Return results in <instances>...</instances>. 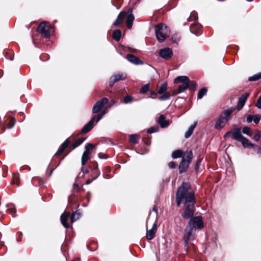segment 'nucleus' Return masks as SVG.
Returning a JSON list of instances; mask_svg holds the SVG:
<instances>
[{
	"label": "nucleus",
	"instance_id": "8fccbe9b",
	"mask_svg": "<svg viewBox=\"0 0 261 261\" xmlns=\"http://www.w3.org/2000/svg\"><path fill=\"white\" fill-rule=\"evenodd\" d=\"M253 116L249 115L246 118V120L248 123H250L252 121Z\"/></svg>",
	"mask_w": 261,
	"mask_h": 261
},
{
	"label": "nucleus",
	"instance_id": "4d7b16f0",
	"mask_svg": "<svg viewBox=\"0 0 261 261\" xmlns=\"http://www.w3.org/2000/svg\"><path fill=\"white\" fill-rule=\"evenodd\" d=\"M231 135V130H229V131H228L227 132H226L224 135V136L223 137L224 138H226L227 136H229V135Z\"/></svg>",
	"mask_w": 261,
	"mask_h": 261
},
{
	"label": "nucleus",
	"instance_id": "f8f14e48",
	"mask_svg": "<svg viewBox=\"0 0 261 261\" xmlns=\"http://www.w3.org/2000/svg\"><path fill=\"white\" fill-rule=\"evenodd\" d=\"M159 55L163 59L168 60L172 57L173 51L172 49L169 47L162 48L159 51Z\"/></svg>",
	"mask_w": 261,
	"mask_h": 261
},
{
	"label": "nucleus",
	"instance_id": "39448f33",
	"mask_svg": "<svg viewBox=\"0 0 261 261\" xmlns=\"http://www.w3.org/2000/svg\"><path fill=\"white\" fill-rule=\"evenodd\" d=\"M195 229H194L188 225L185 228L184 233V248L185 250L188 251V242L189 241L193 240L194 239V234Z\"/></svg>",
	"mask_w": 261,
	"mask_h": 261
},
{
	"label": "nucleus",
	"instance_id": "f704fd0d",
	"mask_svg": "<svg viewBox=\"0 0 261 261\" xmlns=\"http://www.w3.org/2000/svg\"><path fill=\"white\" fill-rule=\"evenodd\" d=\"M261 79V72L250 76L248 79L249 81H256Z\"/></svg>",
	"mask_w": 261,
	"mask_h": 261
},
{
	"label": "nucleus",
	"instance_id": "6ab92c4d",
	"mask_svg": "<svg viewBox=\"0 0 261 261\" xmlns=\"http://www.w3.org/2000/svg\"><path fill=\"white\" fill-rule=\"evenodd\" d=\"M190 30L192 33L198 35L201 33V25L199 24L194 23L191 25Z\"/></svg>",
	"mask_w": 261,
	"mask_h": 261
},
{
	"label": "nucleus",
	"instance_id": "0eeeda50",
	"mask_svg": "<svg viewBox=\"0 0 261 261\" xmlns=\"http://www.w3.org/2000/svg\"><path fill=\"white\" fill-rule=\"evenodd\" d=\"M191 227L197 229H202L204 228V223L202 217L200 216L192 217L189 221L188 224Z\"/></svg>",
	"mask_w": 261,
	"mask_h": 261
},
{
	"label": "nucleus",
	"instance_id": "5701e85b",
	"mask_svg": "<svg viewBox=\"0 0 261 261\" xmlns=\"http://www.w3.org/2000/svg\"><path fill=\"white\" fill-rule=\"evenodd\" d=\"M70 143L69 140L67 139L61 145L58 151L56 153V155H59L67 147Z\"/></svg>",
	"mask_w": 261,
	"mask_h": 261
},
{
	"label": "nucleus",
	"instance_id": "393cba45",
	"mask_svg": "<svg viewBox=\"0 0 261 261\" xmlns=\"http://www.w3.org/2000/svg\"><path fill=\"white\" fill-rule=\"evenodd\" d=\"M197 124V121H195L193 124H192L189 128L186 131L185 134V137L186 138H189L191 135L192 134L194 128H195L196 125Z\"/></svg>",
	"mask_w": 261,
	"mask_h": 261
},
{
	"label": "nucleus",
	"instance_id": "338daca9",
	"mask_svg": "<svg viewBox=\"0 0 261 261\" xmlns=\"http://www.w3.org/2000/svg\"><path fill=\"white\" fill-rule=\"evenodd\" d=\"M172 41H173V42H175L176 38H174L173 37H172Z\"/></svg>",
	"mask_w": 261,
	"mask_h": 261
},
{
	"label": "nucleus",
	"instance_id": "a19ab883",
	"mask_svg": "<svg viewBox=\"0 0 261 261\" xmlns=\"http://www.w3.org/2000/svg\"><path fill=\"white\" fill-rule=\"evenodd\" d=\"M159 127L158 126H152L147 129V133L148 134H152L158 132Z\"/></svg>",
	"mask_w": 261,
	"mask_h": 261
},
{
	"label": "nucleus",
	"instance_id": "ea45409f",
	"mask_svg": "<svg viewBox=\"0 0 261 261\" xmlns=\"http://www.w3.org/2000/svg\"><path fill=\"white\" fill-rule=\"evenodd\" d=\"M242 133L244 134L251 136L252 133L251 132L250 128L248 126H244L242 129Z\"/></svg>",
	"mask_w": 261,
	"mask_h": 261
},
{
	"label": "nucleus",
	"instance_id": "dca6fc26",
	"mask_svg": "<svg viewBox=\"0 0 261 261\" xmlns=\"http://www.w3.org/2000/svg\"><path fill=\"white\" fill-rule=\"evenodd\" d=\"M127 60L132 64L135 65H142L143 62L137 57L132 54H128L126 56Z\"/></svg>",
	"mask_w": 261,
	"mask_h": 261
},
{
	"label": "nucleus",
	"instance_id": "473e14b6",
	"mask_svg": "<svg viewBox=\"0 0 261 261\" xmlns=\"http://www.w3.org/2000/svg\"><path fill=\"white\" fill-rule=\"evenodd\" d=\"M183 152L180 150H176L172 152V157L173 159H177L182 156Z\"/></svg>",
	"mask_w": 261,
	"mask_h": 261
},
{
	"label": "nucleus",
	"instance_id": "4468645a",
	"mask_svg": "<svg viewBox=\"0 0 261 261\" xmlns=\"http://www.w3.org/2000/svg\"><path fill=\"white\" fill-rule=\"evenodd\" d=\"M126 13L127 16L126 20V24L127 28L129 29L132 28L133 24V21L135 19V17L133 14V9L132 8H129L128 10V12Z\"/></svg>",
	"mask_w": 261,
	"mask_h": 261
},
{
	"label": "nucleus",
	"instance_id": "a211bd4d",
	"mask_svg": "<svg viewBox=\"0 0 261 261\" xmlns=\"http://www.w3.org/2000/svg\"><path fill=\"white\" fill-rule=\"evenodd\" d=\"M231 137L232 138L237 140L240 141L241 139L244 137L241 133L240 128H234L231 130Z\"/></svg>",
	"mask_w": 261,
	"mask_h": 261
},
{
	"label": "nucleus",
	"instance_id": "4c0bfd02",
	"mask_svg": "<svg viewBox=\"0 0 261 261\" xmlns=\"http://www.w3.org/2000/svg\"><path fill=\"white\" fill-rule=\"evenodd\" d=\"M100 172L99 171H97L96 175L95 176H92L91 178L88 179L86 180V184L89 185L92 182V181L96 179L100 175Z\"/></svg>",
	"mask_w": 261,
	"mask_h": 261
},
{
	"label": "nucleus",
	"instance_id": "09e8293b",
	"mask_svg": "<svg viewBox=\"0 0 261 261\" xmlns=\"http://www.w3.org/2000/svg\"><path fill=\"white\" fill-rule=\"evenodd\" d=\"M190 87H192L195 89H196L197 87V85L196 83L194 81H191L190 80Z\"/></svg>",
	"mask_w": 261,
	"mask_h": 261
},
{
	"label": "nucleus",
	"instance_id": "a878e982",
	"mask_svg": "<svg viewBox=\"0 0 261 261\" xmlns=\"http://www.w3.org/2000/svg\"><path fill=\"white\" fill-rule=\"evenodd\" d=\"M240 141L242 143V145L244 147L251 148L254 146V145L245 137H243Z\"/></svg>",
	"mask_w": 261,
	"mask_h": 261
},
{
	"label": "nucleus",
	"instance_id": "de8ad7c7",
	"mask_svg": "<svg viewBox=\"0 0 261 261\" xmlns=\"http://www.w3.org/2000/svg\"><path fill=\"white\" fill-rule=\"evenodd\" d=\"M255 106L261 109V95L258 97Z\"/></svg>",
	"mask_w": 261,
	"mask_h": 261
},
{
	"label": "nucleus",
	"instance_id": "bf43d9fd",
	"mask_svg": "<svg viewBox=\"0 0 261 261\" xmlns=\"http://www.w3.org/2000/svg\"><path fill=\"white\" fill-rule=\"evenodd\" d=\"M116 102L114 100H111L110 102V106L111 107V106H113V105H114L115 104Z\"/></svg>",
	"mask_w": 261,
	"mask_h": 261
},
{
	"label": "nucleus",
	"instance_id": "79ce46f5",
	"mask_svg": "<svg viewBox=\"0 0 261 261\" xmlns=\"http://www.w3.org/2000/svg\"><path fill=\"white\" fill-rule=\"evenodd\" d=\"M6 207H7V211L11 210V212H15L16 211L14 205L12 203L7 204Z\"/></svg>",
	"mask_w": 261,
	"mask_h": 261
},
{
	"label": "nucleus",
	"instance_id": "cd10ccee",
	"mask_svg": "<svg viewBox=\"0 0 261 261\" xmlns=\"http://www.w3.org/2000/svg\"><path fill=\"white\" fill-rule=\"evenodd\" d=\"M158 122L162 128L167 126L169 124L168 122L166 120H165V117L163 115H161L160 116L159 119L158 120Z\"/></svg>",
	"mask_w": 261,
	"mask_h": 261
},
{
	"label": "nucleus",
	"instance_id": "72a5a7b5",
	"mask_svg": "<svg viewBox=\"0 0 261 261\" xmlns=\"http://www.w3.org/2000/svg\"><path fill=\"white\" fill-rule=\"evenodd\" d=\"M207 93V89L205 88H202L201 89L198 93L197 95V98L198 99H201L204 95L206 94Z\"/></svg>",
	"mask_w": 261,
	"mask_h": 261
},
{
	"label": "nucleus",
	"instance_id": "7ed1b4c3",
	"mask_svg": "<svg viewBox=\"0 0 261 261\" xmlns=\"http://www.w3.org/2000/svg\"><path fill=\"white\" fill-rule=\"evenodd\" d=\"M155 32L158 40L162 42L165 41L169 36L170 31L166 24L161 23L156 25Z\"/></svg>",
	"mask_w": 261,
	"mask_h": 261
},
{
	"label": "nucleus",
	"instance_id": "7c9ffc66",
	"mask_svg": "<svg viewBox=\"0 0 261 261\" xmlns=\"http://www.w3.org/2000/svg\"><path fill=\"white\" fill-rule=\"evenodd\" d=\"M167 90V83H163L159 87L158 93L160 94H162L164 93H166Z\"/></svg>",
	"mask_w": 261,
	"mask_h": 261
},
{
	"label": "nucleus",
	"instance_id": "5fc2aeb1",
	"mask_svg": "<svg viewBox=\"0 0 261 261\" xmlns=\"http://www.w3.org/2000/svg\"><path fill=\"white\" fill-rule=\"evenodd\" d=\"M191 17H193V19L196 20L198 18L196 12H192L191 14Z\"/></svg>",
	"mask_w": 261,
	"mask_h": 261
},
{
	"label": "nucleus",
	"instance_id": "9b49d317",
	"mask_svg": "<svg viewBox=\"0 0 261 261\" xmlns=\"http://www.w3.org/2000/svg\"><path fill=\"white\" fill-rule=\"evenodd\" d=\"M126 74L123 73H119L117 74H115L111 77L109 81V85L111 87H112L115 83L120 80H124L126 79Z\"/></svg>",
	"mask_w": 261,
	"mask_h": 261
},
{
	"label": "nucleus",
	"instance_id": "c9c22d12",
	"mask_svg": "<svg viewBox=\"0 0 261 261\" xmlns=\"http://www.w3.org/2000/svg\"><path fill=\"white\" fill-rule=\"evenodd\" d=\"M138 135L137 134L131 135L129 137V141L133 144H137V138Z\"/></svg>",
	"mask_w": 261,
	"mask_h": 261
},
{
	"label": "nucleus",
	"instance_id": "69168bd1",
	"mask_svg": "<svg viewBox=\"0 0 261 261\" xmlns=\"http://www.w3.org/2000/svg\"><path fill=\"white\" fill-rule=\"evenodd\" d=\"M172 41H173V42H175L176 38H174L173 37H172Z\"/></svg>",
	"mask_w": 261,
	"mask_h": 261
},
{
	"label": "nucleus",
	"instance_id": "1a4fd4ad",
	"mask_svg": "<svg viewBox=\"0 0 261 261\" xmlns=\"http://www.w3.org/2000/svg\"><path fill=\"white\" fill-rule=\"evenodd\" d=\"M94 145L90 143H87L85 145V150L83 153L82 156L81 163L82 166H84L88 160L90 159L89 154L90 153V149H92L94 148Z\"/></svg>",
	"mask_w": 261,
	"mask_h": 261
},
{
	"label": "nucleus",
	"instance_id": "f03ea898",
	"mask_svg": "<svg viewBox=\"0 0 261 261\" xmlns=\"http://www.w3.org/2000/svg\"><path fill=\"white\" fill-rule=\"evenodd\" d=\"M236 110L235 108H230L225 110L217 119L215 127L216 129L223 128L229 120V118L232 113Z\"/></svg>",
	"mask_w": 261,
	"mask_h": 261
},
{
	"label": "nucleus",
	"instance_id": "9d476101",
	"mask_svg": "<svg viewBox=\"0 0 261 261\" xmlns=\"http://www.w3.org/2000/svg\"><path fill=\"white\" fill-rule=\"evenodd\" d=\"M109 99L107 97H103L99 100H98L93 107L92 113H97L99 112L103 108L105 105L107 103Z\"/></svg>",
	"mask_w": 261,
	"mask_h": 261
},
{
	"label": "nucleus",
	"instance_id": "b1692460",
	"mask_svg": "<svg viewBox=\"0 0 261 261\" xmlns=\"http://www.w3.org/2000/svg\"><path fill=\"white\" fill-rule=\"evenodd\" d=\"M179 82L182 83V84L186 83L190 84V79L187 76H178L175 79L174 83L177 84Z\"/></svg>",
	"mask_w": 261,
	"mask_h": 261
},
{
	"label": "nucleus",
	"instance_id": "0e129e2a",
	"mask_svg": "<svg viewBox=\"0 0 261 261\" xmlns=\"http://www.w3.org/2000/svg\"><path fill=\"white\" fill-rule=\"evenodd\" d=\"M172 41H173V42H175L176 38H174L173 37H172Z\"/></svg>",
	"mask_w": 261,
	"mask_h": 261
},
{
	"label": "nucleus",
	"instance_id": "49530a36",
	"mask_svg": "<svg viewBox=\"0 0 261 261\" xmlns=\"http://www.w3.org/2000/svg\"><path fill=\"white\" fill-rule=\"evenodd\" d=\"M252 121L255 123L258 124L260 121V117L256 115L253 116Z\"/></svg>",
	"mask_w": 261,
	"mask_h": 261
},
{
	"label": "nucleus",
	"instance_id": "4be33fe9",
	"mask_svg": "<svg viewBox=\"0 0 261 261\" xmlns=\"http://www.w3.org/2000/svg\"><path fill=\"white\" fill-rule=\"evenodd\" d=\"M189 87H190V84H188L187 83L182 84V85H181L179 86L178 89L177 91H173L172 95H177V94L182 92L185 90L187 89Z\"/></svg>",
	"mask_w": 261,
	"mask_h": 261
},
{
	"label": "nucleus",
	"instance_id": "f3484780",
	"mask_svg": "<svg viewBox=\"0 0 261 261\" xmlns=\"http://www.w3.org/2000/svg\"><path fill=\"white\" fill-rule=\"evenodd\" d=\"M70 214L71 213H62L60 217V220L63 226L66 228H69L70 225L67 222L69 218L70 219Z\"/></svg>",
	"mask_w": 261,
	"mask_h": 261
},
{
	"label": "nucleus",
	"instance_id": "20e7f679",
	"mask_svg": "<svg viewBox=\"0 0 261 261\" xmlns=\"http://www.w3.org/2000/svg\"><path fill=\"white\" fill-rule=\"evenodd\" d=\"M154 215H151V213H149L148 219L146 221L147 226L149 223H153L152 226L149 230H147L146 238L148 240L153 239L155 237V234L156 231V220L157 218L158 213H154Z\"/></svg>",
	"mask_w": 261,
	"mask_h": 261
},
{
	"label": "nucleus",
	"instance_id": "864d4df0",
	"mask_svg": "<svg viewBox=\"0 0 261 261\" xmlns=\"http://www.w3.org/2000/svg\"><path fill=\"white\" fill-rule=\"evenodd\" d=\"M168 166L172 169H174L176 167L175 163L174 162H170L168 164Z\"/></svg>",
	"mask_w": 261,
	"mask_h": 261
},
{
	"label": "nucleus",
	"instance_id": "e433bc0d",
	"mask_svg": "<svg viewBox=\"0 0 261 261\" xmlns=\"http://www.w3.org/2000/svg\"><path fill=\"white\" fill-rule=\"evenodd\" d=\"M162 94L163 95L159 97V99L160 101H163L169 99L170 97V94L168 92L164 93Z\"/></svg>",
	"mask_w": 261,
	"mask_h": 261
},
{
	"label": "nucleus",
	"instance_id": "423d86ee",
	"mask_svg": "<svg viewBox=\"0 0 261 261\" xmlns=\"http://www.w3.org/2000/svg\"><path fill=\"white\" fill-rule=\"evenodd\" d=\"M38 32L43 36L48 38L53 32V29L47 22H41L38 27Z\"/></svg>",
	"mask_w": 261,
	"mask_h": 261
},
{
	"label": "nucleus",
	"instance_id": "c85d7f7f",
	"mask_svg": "<svg viewBox=\"0 0 261 261\" xmlns=\"http://www.w3.org/2000/svg\"><path fill=\"white\" fill-rule=\"evenodd\" d=\"M85 139L84 138H79L76 141H75V142L74 143H72L70 145V148L71 149H75V148H76L77 147L80 146L84 141Z\"/></svg>",
	"mask_w": 261,
	"mask_h": 261
},
{
	"label": "nucleus",
	"instance_id": "c756f323",
	"mask_svg": "<svg viewBox=\"0 0 261 261\" xmlns=\"http://www.w3.org/2000/svg\"><path fill=\"white\" fill-rule=\"evenodd\" d=\"M121 37V32L120 30L117 29L113 31V37L117 41H119Z\"/></svg>",
	"mask_w": 261,
	"mask_h": 261
},
{
	"label": "nucleus",
	"instance_id": "e2e57ef3",
	"mask_svg": "<svg viewBox=\"0 0 261 261\" xmlns=\"http://www.w3.org/2000/svg\"><path fill=\"white\" fill-rule=\"evenodd\" d=\"M37 179V178H32V182H34H34H35V180H36V179Z\"/></svg>",
	"mask_w": 261,
	"mask_h": 261
},
{
	"label": "nucleus",
	"instance_id": "3c124183",
	"mask_svg": "<svg viewBox=\"0 0 261 261\" xmlns=\"http://www.w3.org/2000/svg\"><path fill=\"white\" fill-rule=\"evenodd\" d=\"M201 160L200 159V160H198L197 161V162L196 163L195 165V169L196 171L198 170L199 167L200 166V164L201 163Z\"/></svg>",
	"mask_w": 261,
	"mask_h": 261
},
{
	"label": "nucleus",
	"instance_id": "58836bf2",
	"mask_svg": "<svg viewBox=\"0 0 261 261\" xmlns=\"http://www.w3.org/2000/svg\"><path fill=\"white\" fill-rule=\"evenodd\" d=\"M149 89V84H147L144 85L140 89V93L142 94L145 93Z\"/></svg>",
	"mask_w": 261,
	"mask_h": 261
},
{
	"label": "nucleus",
	"instance_id": "c03bdc74",
	"mask_svg": "<svg viewBox=\"0 0 261 261\" xmlns=\"http://www.w3.org/2000/svg\"><path fill=\"white\" fill-rule=\"evenodd\" d=\"M133 100V97L127 95L124 97L123 102L125 103H128L130 102Z\"/></svg>",
	"mask_w": 261,
	"mask_h": 261
},
{
	"label": "nucleus",
	"instance_id": "774afa93",
	"mask_svg": "<svg viewBox=\"0 0 261 261\" xmlns=\"http://www.w3.org/2000/svg\"><path fill=\"white\" fill-rule=\"evenodd\" d=\"M153 211H154L155 212H156V210L155 207H153Z\"/></svg>",
	"mask_w": 261,
	"mask_h": 261
},
{
	"label": "nucleus",
	"instance_id": "6e6552de",
	"mask_svg": "<svg viewBox=\"0 0 261 261\" xmlns=\"http://www.w3.org/2000/svg\"><path fill=\"white\" fill-rule=\"evenodd\" d=\"M105 114L104 112H101L97 115L94 116L88 123L84 126L82 129V133L86 134L89 132L93 128V123L95 121L98 122Z\"/></svg>",
	"mask_w": 261,
	"mask_h": 261
},
{
	"label": "nucleus",
	"instance_id": "680f3d73",
	"mask_svg": "<svg viewBox=\"0 0 261 261\" xmlns=\"http://www.w3.org/2000/svg\"><path fill=\"white\" fill-rule=\"evenodd\" d=\"M12 214V217L14 218L15 217H16V213H11Z\"/></svg>",
	"mask_w": 261,
	"mask_h": 261
},
{
	"label": "nucleus",
	"instance_id": "ddd939ff",
	"mask_svg": "<svg viewBox=\"0 0 261 261\" xmlns=\"http://www.w3.org/2000/svg\"><path fill=\"white\" fill-rule=\"evenodd\" d=\"M9 124L5 122L0 121V134L3 133L7 128L10 129L13 127L15 124V120L13 118L8 119Z\"/></svg>",
	"mask_w": 261,
	"mask_h": 261
},
{
	"label": "nucleus",
	"instance_id": "2f4dec72",
	"mask_svg": "<svg viewBox=\"0 0 261 261\" xmlns=\"http://www.w3.org/2000/svg\"><path fill=\"white\" fill-rule=\"evenodd\" d=\"M70 215V221L73 223L75 221L77 220L81 217L82 213H71Z\"/></svg>",
	"mask_w": 261,
	"mask_h": 261
},
{
	"label": "nucleus",
	"instance_id": "a18cd8bd",
	"mask_svg": "<svg viewBox=\"0 0 261 261\" xmlns=\"http://www.w3.org/2000/svg\"><path fill=\"white\" fill-rule=\"evenodd\" d=\"M259 132H258L256 134H255L253 138L255 141H258L260 139V135L259 134Z\"/></svg>",
	"mask_w": 261,
	"mask_h": 261
},
{
	"label": "nucleus",
	"instance_id": "412c9836",
	"mask_svg": "<svg viewBox=\"0 0 261 261\" xmlns=\"http://www.w3.org/2000/svg\"><path fill=\"white\" fill-rule=\"evenodd\" d=\"M127 16V13L125 11H122L121 12L118 16H117V18L116 20L114 21L113 23V25L114 26L118 25L122 20L123 19Z\"/></svg>",
	"mask_w": 261,
	"mask_h": 261
},
{
	"label": "nucleus",
	"instance_id": "052dcab7",
	"mask_svg": "<svg viewBox=\"0 0 261 261\" xmlns=\"http://www.w3.org/2000/svg\"><path fill=\"white\" fill-rule=\"evenodd\" d=\"M158 93H156V92L152 91H150V94L151 95H155L156 96V95H157Z\"/></svg>",
	"mask_w": 261,
	"mask_h": 261
},
{
	"label": "nucleus",
	"instance_id": "13d9d810",
	"mask_svg": "<svg viewBox=\"0 0 261 261\" xmlns=\"http://www.w3.org/2000/svg\"><path fill=\"white\" fill-rule=\"evenodd\" d=\"M97 171H99L98 169V167H96L94 170H93V174H94V175L93 176H95L96 175V172H97Z\"/></svg>",
	"mask_w": 261,
	"mask_h": 261
},
{
	"label": "nucleus",
	"instance_id": "37998d69",
	"mask_svg": "<svg viewBox=\"0 0 261 261\" xmlns=\"http://www.w3.org/2000/svg\"><path fill=\"white\" fill-rule=\"evenodd\" d=\"M193 214L194 213H182V217L185 219H189L190 220L192 217H194Z\"/></svg>",
	"mask_w": 261,
	"mask_h": 261
},
{
	"label": "nucleus",
	"instance_id": "f257e3e1",
	"mask_svg": "<svg viewBox=\"0 0 261 261\" xmlns=\"http://www.w3.org/2000/svg\"><path fill=\"white\" fill-rule=\"evenodd\" d=\"M190 186L188 183L183 182L178 188L176 194L177 206L182 202L184 203V212H194L195 199L194 193L190 190Z\"/></svg>",
	"mask_w": 261,
	"mask_h": 261
},
{
	"label": "nucleus",
	"instance_id": "6e6d98bb",
	"mask_svg": "<svg viewBox=\"0 0 261 261\" xmlns=\"http://www.w3.org/2000/svg\"><path fill=\"white\" fill-rule=\"evenodd\" d=\"M18 233L19 234V238L17 239V241L20 242L22 240V233L20 231Z\"/></svg>",
	"mask_w": 261,
	"mask_h": 261
},
{
	"label": "nucleus",
	"instance_id": "603ef678",
	"mask_svg": "<svg viewBox=\"0 0 261 261\" xmlns=\"http://www.w3.org/2000/svg\"><path fill=\"white\" fill-rule=\"evenodd\" d=\"M82 171L83 172L82 175H81V173H80L79 175V176L81 175L82 177H83L85 174L88 173L89 172L88 170L84 169L83 167L82 169Z\"/></svg>",
	"mask_w": 261,
	"mask_h": 261
},
{
	"label": "nucleus",
	"instance_id": "2eb2a0df",
	"mask_svg": "<svg viewBox=\"0 0 261 261\" xmlns=\"http://www.w3.org/2000/svg\"><path fill=\"white\" fill-rule=\"evenodd\" d=\"M250 95V93L248 92L245 93L239 98L238 103L237 105V109L238 111L241 110L244 107L247 99Z\"/></svg>",
	"mask_w": 261,
	"mask_h": 261
},
{
	"label": "nucleus",
	"instance_id": "bb28decb",
	"mask_svg": "<svg viewBox=\"0 0 261 261\" xmlns=\"http://www.w3.org/2000/svg\"><path fill=\"white\" fill-rule=\"evenodd\" d=\"M182 157V160H184L185 161H187L189 163H190L193 158V153L192 150L185 152L184 156Z\"/></svg>",
	"mask_w": 261,
	"mask_h": 261
},
{
	"label": "nucleus",
	"instance_id": "aec40b11",
	"mask_svg": "<svg viewBox=\"0 0 261 261\" xmlns=\"http://www.w3.org/2000/svg\"><path fill=\"white\" fill-rule=\"evenodd\" d=\"M189 164L190 163H189L187 161H185L184 160H182L179 164L178 168L179 173H182L186 172L189 167Z\"/></svg>",
	"mask_w": 261,
	"mask_h": 261
}]
</instances>
